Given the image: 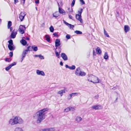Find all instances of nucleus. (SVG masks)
I'll return each mask as SVG.
<instances>
[{
  "mask_svg": "<svg viewBox=\"0 0 131 131\" xmlns=\"http://www.w3.org/2000/svg\"><path fill=\"white\" fill-rule=\"evenodd\" d=\"M17 117L16 116L13 119L14 122H15V124H18V121L17 120Z\"/></svg>",
  "mask_w": 131,
  "mask_h": 131,
  "instance_id": "nucleus-32",
  "label": "nucleus"
},
{
  "mask_svg": "<svg viewBox=\"0 0 131 131\" xmlns=\"http://www.w3.org/2000/svg\"><path fill=\"white\" fill-rule=\"evenodd\" d=\"M80 1L82 5H83L85 4V2L83 0H80Z\"/></svg>",
  "mask_w": 131,
  "mask_h": 131,
  "instance_id": "nucleus-50",
  "label": "nucleus"
},
{
  "mask_svg": "<svg viewBox=\"0 0 131 131\" xmlns=\"http://www.w3.org/2000/svg\"><path fill=\"white\" fill-rule=\"evenodd\" d=\"M59 14L58 12H56L53 14V16L55 17H57L59 16Z\"/></svg>",
  "mask_w": 131,
  "mask_h": 131,
  "instance_id": "nucleus-33",
  "label": "nucleus"
},
{
  "mask_svg": "<svg viewBox=\"0 0 131 131\" xmlns=\"http://www.w3.org/2000/svg\"><path fill=\"white\" fill-rule=\"evenodd\" d=\"M96 53L97 54H100L102 52V51L101 50L99 47H98L96 48Z\"/></svg>",
  "mask_w": 131,
  "mask_h": 131,
  "instance_id": "nucleus-22",
  "label": "nucleus"
},
{
  "mask_svg": "<svg viewBox=\"0 0 131 131\" xmlns=\"http://www.w3.org/2000/svg\"><path fill=\"white\" fill-rule=\"evenodd\" d=\"M26 30V27L24 25H20L19 29L20 32L22 34L24 33V31Z\"/></svg>",
  "mask_w": 131,
  "mask_h": 131,
  "instance_id": "nucleus-3",
  "label": "nucleus"
},
{
  "mask_svg": "<svg viewBox=\"0 0 131 131\" xmlns=\"http://www.w3.org/2000/svg\"><path fill=\"white\" fill-rule=\"evenodd\" d=\"M59 11L60 13L63 15H64L66 13L60 7H59Z\"/></svg>",
  "mask_w": 131,
  "mask_h": 131,
  "instance_id": "nucleus-19",
  "label": "nucleus"
},
{
  "mask_svg": "<svg viewBox=\"0 0 131 131\" xmlns=\"http://www.w3.org/2000/svg\"><path fill=\"white\" fill-rule=\"evenodd\" d=\"M64 23L67 26H68L70 29L73 28L74 27V26L73 25H71V24H69L66 21L64 20H63Z\"/></svg>",
  "mask_w": 131,
  "mask_h": 131,
  "instance_id": "nucleus-12",
  "label": "nucleus"
},
{
  "mask_svg": "<svg viewBox=\"0 0 131 131\" xmlns=\"http://www.w3.org/2000/svg\"><path fill=\"white\" fill-rule=\"evenodd\" d=\"M16 62H14L13 63H12L10 65L12 67V66L16 65Z\"/></svg>",
  "mask_w": 131,
  "mask_h": 131,
  "instance_id": "nucleus-48",
  "label": "nucleus"
},
{
  "mask_svg": "<svg viewBox=\"0 0 131 131\" xmlns=\"http://www.w3.org/2000/svg\"><path fill=\"white\" fill-rule=\"evenodd\" d=\"M79 94V93H72L71 94V95H72V96H75L78 95Z\"/></svg>",
  "mask_w": 131,
  "mask_h": 131,
  "instance_id": "nucleus-42",
  "label": "nucleus"
},
{
  "mask_svg": "<svg viewBox=\"0 0 131 131\" xmlns=\"http://www.w3.org/2000/svg\"><path fill=\"white\" fill-rule=\"evenodd\" d=\"M82 120V118L79 116L75 118V121L78 122H79Z\"/></svg>",
  "mask_w": 131,
  "mask_h": 131,
  "instance_id": "nucleus-28",
  "label": "nucleus"
},
{
  "mask_svg": "<svg viewBox=\"0 0 131 131\" xmlns=\"http://www.w3.org/2000/svg\"><path fill=\"white\" fill-rule=\"evenodd\" d=\"M88 80L89 82L94 83H97L99 82L98 78L92 75H90L89 76Z\"/></svg>",
  "mask_w": 131,
  "mask_h": 131,
  "instance_id": "nucleus-2",
  "label": "nucleus"
},
{
  "mask_svg": "<svg viewBox=\"0 0 131 131\" xmlns=\"http://www.w3.org/2000/svg\"><path fill=\"white\" fill-rule=\"evenodd\" d=\"M18 0H14V3L16 4V3H18Z\"/></svg>",
  "mask_w": 131,
  "mask_h": 131,
  "instance_id": "nucleus-54",
  "label": "nucleus"
},
{
  "mask_svg": "<svg viewBox=\"0 0 131 131\" xmlns=\"http://www.w3.org/2000/svg\"><path fill=\"white\" fill-rule=\"evenodd\" d=\"M69 18L70 19H73L71 15H69Z\"/></svg>",
  "mask_w": 131,
  "mask_h": 131,
  "instance_id": "nucleus-57",
  "label": "nucleus"
},
{
  "mask_svg": "<svg viewBox=\"0 0 131 131\" xmlns=\"http://www.w3.org/2000/svg\"><path fill=\"white\" fill-rule=\"evenodd\" d=\"M33 47V45L31 46H29L27 47V49L26 50L28 51H32Z\"/></svg>",
  "mask_w": 131,
  "mask_h": 131,
  "instance_id": "nucleus-23",
  "label": "nucleus"
},
{
  "mask_svg": "<svg viewBox=\"0 0 131 131\" xmlns=\"http://www.w3.org/2000/svg\"><path fill=\"white\" fill-rule=\"evenodd\" d=\"M20 42L23 46H25L27 44V42L26 41L23 39L20 41Z\"/></svg>",
  "mask_w": 131,
  "mask_h": 131,
  "instance_id": "nucleus-20",
  "label": "nucleus"
},
{
  "mask_svg": "<svg viewBox=\"0 0 131 131\" xmlns=\"http://www.w3.org/2000/svg\"><path fill=\"white\" fill-rule=\"evenodd\" d=\"M93 54L94 56L96 55V53L94 51V50H93Z\"/></svg>",
  "mask_w": 131,
  "mask_h": 131,
  "instance_id": "nucleus-58",
  "label": "nucleus"
},
{
  "mask_svg": "<svg viewBox=\"0 0 131 131\" xmlns=\"http://www.w3.org/2000/svg\"><path fill=\"white\" fill-rule=\"evenodd\" d=\"M32 50L34 51H36L38 50L37 47L35 45H33Z\"/></svg>",
  "mask_w": 131,
  "mask_h": 131,
  "instance_id": "nucleus-30",
  "label": "nucleus"
},
{
  "mask_svg": "<svg viewBox=\"0 0 131 131\" xmlns=\"http://www.w3.org/2000/svg\"><path fill=\"white\" fill-rule=\"evenodd\" d=\"M17 118L18 123L20 124L23 123V121L21 118L20 117H17Z\"/></svg>",
  "mask_w": 131,
  "mask_h": 131,
  "instance_id": "nucleus-21",
  "label": "nucleus"
},
{
  "mask_svg": "<svg viewBox=\"0 0 131 131\" xmlns=\"http://www.w3.org/2000/svg\"><path fill=\"white\" fill-rule=\"evenodd\" d=\"M36 72L37 74L38 75H41L42 76L45 75L44 72L42 71H40L38 70H36Z\"/></svg>",
  "mask_w": 131,
  "mask_h": 131,
  "instance_id": "nucleus-5",
  "label": "nucleus"
},
{
  "mask_svg": "<svg viewBox=\"0 0 131 131\" xmlns=\"http://www.w3.org/2000/svg\"><path fill=\"white\" fill-rule=\"evenodd\" d=\"M28 52V51L26 49L23 51L22 54V60L21 61V62H22V61L24 59L25 57L26 54Z\"/></svg>",
  "mask_w": 131,
  "mask_h": 131,
  "instance_id": "nucleus-10",
  "label": "nucleus"
},
{
  "mask_svg": "<svg viewBox=\"0 0 131 131\" xmlns=\"http://www.w3.org/2000/svg\"><path fill=\"white\" fill-rule=\"evenodd\" d=\"M14 30L11 33V37L12 38H15L16 36V35L17 34V32H14Z\"/></svg>",
  "mask_w": 131,
  "mask_h": 131,
  "instance_id": "nucleus-17",
  "label": "nucleus"
},
{
  "mask_svg": "<svg viewBox=\"0 0 131 131\" xmlns=\"http://www.w3.org/2000/svg\"><path fill=\"white\" fill-rule=\"evenodd\" d=\"M60 64L61 66H63V62H62V61H61L60 62Z\"/></svg>",
  "mask_w": 131,
  "mask_h": 131,
  "instance_id": "nucleus-59",
  "label": "nucleus"
},
{
  "mask_svg": "<svg viewBox=\"0 0 131 131\" xmlns=\"http://www.w3.org/2000/svg\"><path fill=\"white\" fill-rule=\"evenodd\" d=\"M118 87L117 86L113 87V88H112V89L115 90Z\"/></svg>",
  "mask_w": 131,
  "mask_h": 131,
  "instance_id": "nucleus-55",
  "label": "nucleus"
},
{
  "mask_svg": "<svg viewBox=\"0 0 131 131\" xmlns=\"http://www.w3.org/2000/svg\"><path fill=\"white\" fill-rule=\"evenodd\" d=\"M80 10H79L78 11V12L79 13V14L78 15H81L83 11V9L82 8H81L80 9Z\"/></svg>",
  "mask_w": 131,
  "mask_h": 131,
  "instance_id": "nucleus-39",
  "label": "nucleus"
},
{
  "mask_svg": "<svg viewBox=\"0 0 131 131\" xmlns=\"http://www.w3.org/2000/svg\"><path fill=\"white\" fill-rule=\"evenodd\" d=\"M70 111V107H68L64 110V112H67Z\"/></svg>",
  "mask_w": 131,
  "mask_h": 131,
  "instance_id": "nucleus-41",
  "label": "nucleus"
},
{
  "mask_svg": "<svg viewBox=\"0 0 131 131\" xmlns=\"http://www.w3.org/2000/svg\"><path fill=\"white\" fill-rule=\"evenodd\" d=\"M72 96V95H71V94H70L68 97V99L69 100L70 99Z\"/></svg>",
  "mask_w": 131,
  "mask_h": 131,
  "instance_id": "nucleus-51",
  "label": "nucleus"
},
{
  "mask_svg": "<svg viewBox=\"0 0 131 131\" xmlns=\"http://www.w3.org/2000/svg\"><path fill=\"white\" fill-rule=\"evenodd\" d=\"M53 35H54L55 36L58 37V35L56 32L53 33Z\"/></svg>",
  "mask_w": 131,
  "mask_h": 131,
  "instance_id": "nucleus-52",
  "label": "nucleus"
},
{
  "mask_svg": "<svg viewBox=\"0 0 131 131\" xmlns=\"http://www.w3.org/2000/svg\"><path fill=\"white\" fill-rule=\"evenodd\" d=\"M35 57H38V55H35L34 56Z\"/></svg>",
  "mask_w": 131,
  "mask_h": 131,
  "instance_id": "nucleus-61",
  "label": "nucleus"
},
{
  "mask_svg": "<svg viewBox=\"0 0 131 131\" xmlns=\"http://www.w3.org/2000/svg\"><path fill=\"white\" fill-rule=\"evenodd\" d=\"M104 35L107 37H109V36L108 35V33H107V32L106 31L105 29H104Z\"/></svg>",
  "mask_w": 131,
  "mask_h": 131,
  "instance_id": "nucleus-38",
  "label": "nucleus"
},
{
  "mask_svg": "<svg viewBox=\"0 0 131 131\" xmlns=\"http://www.w3.org/2000/svg\"><path fill=\"white\" fill-rule=\"evenodd\" d=\"M65 90H61L58 92V94H60L61 96H62L63 95V93H65Z\"/></svg>",
  "mask_w": 131,
  "mask_h": 131,
  "instance_id": "nucleus-24",
  "label": "nucleus"
},
{
  "mask_svg": "<svg viewBox=\"0 0 131 131\" xmlns=\"http://www.w3.org/2000/svg\"><path fill=\"white\" fill-rule=\"evenodd\" d=\"M66 38L67 39H69L70 38V36L69 34H67L66 36Z\"/></svg>",
  "mask_w": 131,
  "mask_h": 131,
  "instance_id": "nucleus-45",
  "label": "nucleus"
},
{
  "mask_svg": "<svg viewBox=\"0 0 131 131\" xmlns=\"http://www.w3.org/2000/svg\"><path fill=\"white\" fill-rule=\"evenodd\" d=\"M11 60V59L8 58H6L5 59V60L8 62H10Z\"/></svg>",
  "mask_w": 131,
  "mask_h": 131,
  "instance_id": "nucleus-44",
  "label": "nucleus"
},
{
  "mask_svg": "<svg viewBox=\"0 0 131 131\" xmlns=\"http://www.w3.org/2000/svg\"><path fill=\"white\" fill-rule=\"evenodd\" d=\"M23 38H24L27 40H29V38L27 37H26V38H25V37H23Z\"/></svg>",
  "mask_w": 131,
  "mask_h": 131,
  "instance_id": "nucleus-56",
  "label": "nucleus"
},
{
  "mask_svg": "<svg viewBox=\"0 0 131 131\" xmlns=\"http://www.w3.org/2000/svg\"><path fill=\"white\" fill-rule=\"evenodd\" d=\"M9 57H12L13 56V52H10V53H9Z\"/></svg>",
  "mask_w": 131,
  "mask_h": 131,
  "instance_id": "nucleus-47",
  "label": "nucleus"
},
{
  "mask_svg": "<svg viewBox=\"0 0 131 131\" xmlns=\"http://www.w3.org/2000/svg\"><path fill=\"white\" fill-rule=\"evenodd\" d=\"M57 3H58V7H59H59H60V5L59 4V3L58 2Z\"/></svg>",
  "mask_w": 131,
  "mask_h": 131,
  "instance_id": "nucleus-62",
  "label": "nucleus"
},
{
  "mask_svg": "<svg viewBox=\"0 0 131 131\" xmlns=\"http://www.w3.org/2000/svg\"><path fill=\"white\" fill-rule=\"evenodd\" d=\"M74 32L77 34H82V32L79 30H76L74 31Z\"/></svg>",
  "mask_w": 131,
  "mask_h": 131,
  "instance_id": "nucleus-37",
  "label": "nucleus"
},
{
  "mask_svg": "<svg viewBox=\"0 0 131 131\" xmlns=\"http://www.w3.org/2000/svg\"><path fill=\"white\" fill-rule=\"evenodd\" d=\"M13 119H10L9 121V124L12 125H15Z\"/></svg>",
  "mask_w": 131,
  "mask_h": 131,
  "instance_id": "nucleus-29",
  "label": "nucleus"
},
{
  "mask_svg": "<svg viewBox=\"0 0 131 131\" xmlns=\"http://www.w3.org/2000/svg\"><path fill=\"white\" fill-rule=\"evenodd\" d=\"M55 46L56 47H58L61 45L60 42V40L57 39L55 41Z\"/></svg>",
  "mask_w": 131,
  "mask_h": 131,
  "instance_id": "nucleus-11",
  "label": "nucleus"
},
{
  "mask_svg": "<svg viewBox=\"0 0 131 131\" xmlns=\"http://www.w3.org/2000/svg\"><path fill=\"white\" fill-rule=\"evenodd\" d=\"M10 28V31H12V27H10V28Z\"/></svg>",
  "mask_w": 131,
  "mask_h": 131,
  "instance_id": "nucleus-60",
  "label": "nucleus"
},
{
  "mask_svg": "<svg viewBox=\"0 0 131 131\" xmlns=\"http://www.w3.org/2000/svg\"><path fill=\"white\" fill-rule=\"evenodd\" d=\"M61 56L64 60L66 61L68 60V57L65 53H61Z\"/></svg>",
  "mask_w": 131,
  "mask_h": 131,
  "instance_id": "nucleus-7",
  "label": "nucleus"
},
{
  "mask_svg": "<svg viewBox=\"0 0 131 131\" xmlns=\"http://www.w3.org/2000/svg\"><path fill=\"white\" fill-rule=\"evenodd\" d=\"M59 52L57 51L56 50L55 51V54L56 56L58 57V58H60V54L61 52V49L60 48V47H59L58 49Z\"/></svg>",
  "mask_w": 131,
  "mask_h": 131,
  "instance_id": "nucleus-8",
  "label": "nucleus"
},
{
  "mask_svg": "<svg viewBox=\"0 0 131 131\" xmlns=\"http://www.w3.org/2000/svg\"><path fill=\"white\" fill-rule=\"evenodd\" d=\"M12 25V22L10 21H9L8 22L7 27L8 29H9Z\"/></svg>",
  "mask_w": 131,
  "mask_h": 131,
  "instance_id": "nucleus-31",
  "label": "nucleus"
},
{
  "mask_svg": "<svg viewBox=\"0 0 131 131\" xmlns=\"http://www.w3.org/2000/svg\"><path fill=\"white\" fill-rule=\"evenodd\" d=\"M48 110L47 108H44L38 111L36 113L35 115L37 117V123H40L45 118L46 113V112Z\"/></svg>",
  "mask_w": 131,
  "mask_h": 131,
  "instance_id": "nucleus-1",
  "label": "nucleus"
},
{
  "mask_svg": "<svg viewBox=\"0 0 131 131\" xmlns=\"http://www.w3.org/2000/svg\"><path fill=\"white\" fill-rule=\"evenodd\" d=\"M55 130L54 128H49L47 129H40L39 131H53Z\"/></svg>",
  "mask_w": 131,
  "mask_h": 131,
  "instance_id": "nucleus-6",
  "label": "nucleus"
},
{
  "mask_svg": "<svg viewBox=\"0 0 131 131\" xmlns=\"http://www.w3.org/2000/svg\"><path fill=\"white\" fill-rule=\"evenodd\" d=\"M26 15L25 13L24 12H21L19 14V18L20 21H22L24 18L25 16Z\"/></svg>",
  "mask_w": 131,
  "mask_h": 131,
  "instance_id": "nucleus-4",
  "label": "nucleus"
},
{
  "mask_svg": "<svg viewBox=\"0 0 131 131\" xmlns=\"http://www.w3.org/2000/svg\"><path fill=\"white\" fill-rule=\"evenodd\" d=\"M8 47L10 51H13L15 49L14 46L13 45H8Z\"/></svg>",
  "mask_w": 131,
  "mask_h": 131,
  "instance_id": "nucleus-18",
  "label": "nucleus"
},
{
  "mask_svg": "<svg viewBox=\"0 0 131 131\" xmlns=\"http://www.w3.org/2000/svg\"><path fill=\"white\" fill-rule=\"evenodd\" d=\"M65 67L66 68H68L71 70H74L75 68V67L74 65H72L71 67H70L67 64L65 65Z\"/></svg>",
  "mask_w": 131,
  "mask_h": 131,
  "instance_id": "nucleus-15",
  "label": "nucleus"
},
{
  "mask_svg": "<svg viewBox=\"0 0 131 131\" xmlns=\"http://www.w3.org/2000/svg\"><path fill=\"white\" fill-rule=\"evenodd\" d=\"M8 42L9 44L8 45H13V41L12 39H10L8 41Z\"/></svg>",
  "mask_w": 131,
  "mask_h": 131,
  "instance_id": "nucleus-35",
  "label": "nucleus"
},
{
  "mask_svg": "<svg viewBox=\"0 0 131 131\" xmlns=\"http://www.w3.org/2000/svg\"><path fill=\"white\" fill-rule=\"evenodd\" d=\"M130 29V27L128 25H125L124 26V30L125 32H127Z\"/></svg>",
  "mask_w": 131,
  "mask_h": 131,
  "instance_id": "nucleus-14",
  "label": "nucleus"
},
{
  "mask_svg": "<svg viewBox=\"0 0 131 131\" xmlns=\"http://www.w3.org/2000/svg\"><path fill=\"white\" fill-rule=\"evenodd\" d=\"M49 29L50 31L51 32H53L54 30V28L52 26H51L49 28Z\"/></svg>",
  "mask_w": 131,
  "mask_h": 131,
  "instance_id": "nucleus-36",
  "label": "nucleus"
},
{
  "mask_svg": "<svg viewBox=\"0 0 131 131\" xmlns=\"http://www.w3.org/2000/svg\"><path fill=\"white\" fill-rule=\"evenodd\" d=\"M116 13H117V15H119V13L118 12H116Z\"/></svg>",
  "mask_w": 131,
  "mask_h": 131,
  "instance_id": "nucleus-63",
  "label": "nucleus"
},
{
  "mask_svg": "<svg viewBox=\"0 0 131 131\" xmlns=\"http://www.w3.org/2000/svg\"><path fill=\"white\" fill-rule=\"evenodd\" d=\"M14 131H23L22 129L19 127H17L15 129Z\"/></svg>",
  "mask_w": 131,
  "mask_h": 131,
  "instance_id": "nucleus-34",
  "label": "nucleus"
},
{
  "mask_svg": "<svg viewBox=\"0 0 131 131\" xmlns=\"http://www.w3.org/2000/svg\"><path fill=\"white\" fill-rule=\"evenodd\" d=\"M81 71L80 68L78 67L76 69L75 73L76 75L78 76Z\"/></svg>",
  "mask_w": 131,
  "mask_h": 131,
  "instance_id": "nucleus-16",
  "label": "nucleus"
},
{
  "mask_svg": "<svg viewBox=\"0 0 131 131\" xmlns=\"http://www.w3.org/2000/svg\"><path fill=\"white\" fill-rule=\"evenodd\" d=\"M60 4L61 5H62V3L61 2V3H60Z\"/></svg>",
  "mask_w": 131,
  "mask_h": 131,
  "instance_id": "nucleus-64",
  "label": "nucleus"
},
{
  "mask_svg": "<svg viewBox=\"0 0 131 131\" xmlns=\"http://www.w3.org/2000/svg\"><path fill=\"white\" fill-rule=\"evenodd\" d=\"M45 38H46V40L48 42H49L50 41V37L48 35H45Z\"/></svg>",
  "mask_w": 131,
  "mask_h": 131,
  "instance_id": "nucleus-25",
  "label": "nucleus"
},
{
  "mask_svg": "<svg viewBox=\"0 0 131 131\" xmlns=\"http://www.w3.org/2000/svg\"><path fill=\"white\" fill-rule=\"evenodd\" d=\"M38 57L39 58L41 59H44V58L43 56L41 55V54H39L38 55Z\"/></svg>",
  "mask_w": 131,
  "mask_h": 131,
  "instance_id": "nucleus-43",
  "label": "nucleus"
},
{
  "mask_svg": "<svg viewBox=\"0 0 131 131\" xmlns=\"http://www.w3.org/2000/svg\"><path fill=\"white\" fill-rule=\"evenodd\" d=\"M75 17L81 23H82L83 22L82 19L81 18V15H80L78 14H77L76 15Z\"/></svg>",
  "mask_w": 131,
  "mask_h": 131,
  "instance_id": "nucleus-9",
  "label": "nucleus"
},
{
  "mask_svg": "<svg viewBox=\"0 0 131 131\" xmlns=\"http://www.w3.org/2000/svg\"><path fill=\"white\" fill-rule=\"evenodd\" d=\"M86 74L85 73L81 71L78 76H85Z\"/></svg>",
  "mask_w": 131,
  "mask_h": 131,
  "instance_id": "nucleus-26",
  "label": "nucleus"
},
{
  "mask_svg": "<svg viewBox=\"0 0 131 131\" xmlns=\"http://www.w3.org/2000/svg\"><path fill=\"white\" fill-rule=\"evenodd\" d=\"M108 55L107 52H106L105 53L104 56V58L105 59L107 60L108 59Z\"/></svg>",
  "mask_w": 131,
  "mask_h": 131,
  "instance_id": "nucleus-27",
  "label": "nucleus"
},
{
  "mask_svg": "<svg viewBox=\"0 0 131 131\" xmlns=\"http://www.w3.org/2000/svg\"><path fill=\"white\" fill-rule=\"evenodd\" d=\"M75 3V1L74 0H73V1L72 2L71 4V7H73L74 6Z\"/></svg>",
  "mask_w": 131,
  "mask_h": 131,
  "instance_id": "nucleus-49",
  "label": "nucleus"
},
{
  "mask_svg": "<svg viewBox=\"0 0 131 131\" xmlns=\"http://www.w3.org/2000/svg\"><path fill=\"white\" fill-rule=\"evenodd\" d=\"M70 111H73L75 110V109L73 107H70Z\"/></svg>",
  "mask_w": 131,
  "mask_h": 131,
  "instance_id": "nucleus-46",
  "label": "nucleus"
},
{
  "mask_svg": "<svg viewBox=\"0 0 131 131\" xmlns=\"http://www.w3.org/2000/svg\"><path fill=\"white\" fill-rule=\"evenodd\" d=\"M92 108L95 110H98L101 109V106L99 105H94L92 107Z\"/></svg>",
  "mask_w": 131,
  "mask_h": 131,
  "instance_id": "nucleus-13",
  "label": "nucleus"
},
{
  "mask_svg": "<svg viewBox=\"0 0 131 131\" xmlns=\"http://www.w3.org/2000/svg\"><path fill=\"white\" fill-rule=\"evenodd\" d=\"M39 0H36L35 2L36 4H39Z\"/></svg>",
  "mask_w": 131,
  "mask_h": 131,
  "instance_id": "nucleus-53",
  "label": "nucleus"
},
{
  "mask_svg": "<svg viewBox=\"0 0 131 131\" xmlns=\"http://www.w3.org/2000/svg\"><path fill=\"white\" fill-rule=\"evenodd\" d=\"M11 67H12L10 65H9L6 68L5 70L6 71H8L11 68Z\"/></svg>",
  "mask_w": 131,
  "mask_h": 131,
  "instance_id": "nucleus-40",
  "label": "nucleus"
}]
</instances>
